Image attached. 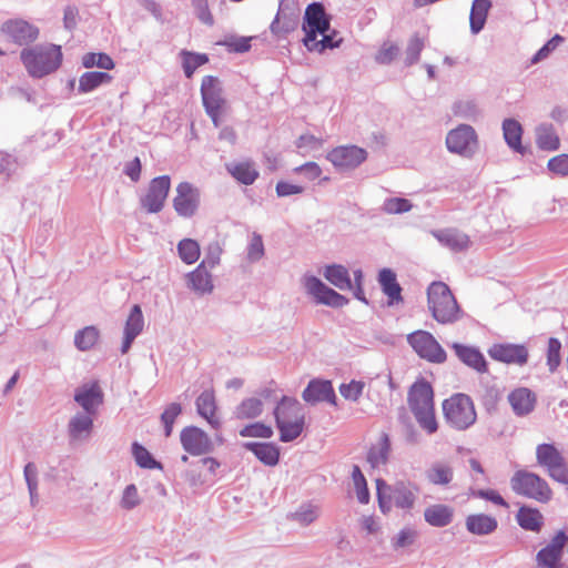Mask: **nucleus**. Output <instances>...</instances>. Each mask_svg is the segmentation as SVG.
Listing matches in <instances>:
<instances>
[{
  "label": "nucleus",
  "mask_w": 568,
  "mask_h": 568,
  "mask_svg": "<svg viewBox=\"0 0 568 568\" xmlns=\"http://www.w3.org/2000/svg\"><path fill=\"white\" fill-rule=\"evenodd\" d=\"M407 404L418 426L428 435L438 430L435 414L434 390L425 379L416 381L407 394Z\"/></svg>",
  "instance_id": "f257e3e1"
},
{
  "label": "nucleus",
  "mask_w": 568,
  "mask_h": 568,
  "mask_svg": "<svg viewBox=\"0 0 568 568\" xmlns=\"http://www.w3.org/2000/svg\"><path fill=\"white\" fill-rule=\"evenodd\" d=\"M20 60L31 78L41 79L57 71L62 62L61 47L42 43L24 48Z\"/></svg>",
  "instance_id": "f03ea898"
},
{
  "label": "nucleus",
  "mask_w": 568,
  "mask_h": 568,
  "mask_svg": "<svg viewBox=\"0 0 568 568\" xmlns=\"http://www.w3.org/2000/svg\"><path fill=\"white\" fill-rule=\"evenodd\" d=\"M273 415L281 442H293L303 433L305 412L296 398L282 396L274 407Z\"/></svg>",
  "instance_id": "7ed1b4c3"
},
{
  "label": "nucleus",
  "mask_w": 568,
  "mask_h": 568,
  "mask_svg": "<svg viewBox=\"0 0 568 568\" xmlns=\"http://www.w3.org/2000/svg\"><path fill=\"white\" fill-rule=\"evenodd\" d=\"M427 304L433 317L440 324L454 323L462 316L455 296L444 282H433L428 286Z\"/></svg>",
  "instance_id": "20e7f679"
},
{
  "label": "nucleus",
  "mask_w": 568,
  "mask_h": 568,
  "mask_svg": "<svg viewBox=\"0 0 568 568\" xmlns=\"http://www.w3.org/2000/svg\"><path fill=\"white\" fill-rule=\"evenodd\" d=\"M376 488L378 505L384 514L390 511L393 505L409 510L417 499L418 487L412 483L397 481L389 486L383 479H377Z\"/></svg>",
  "instance_id": "39448f33"
},
{
  "label": "nucleus",
  "mask_w": 568,
  "mask_h": 568,
  "mask_svg": "<svg viewBox=\"0 0 568 568\" xmlns=\"http://www.w3.org/2000/svg\"><path fill=\"white\" fill-rule=\"evenodd\" d=\"M446 422L457 430H465L475 424L477 414L468 395L455 394L443 403Z\"/></svg>",
  "instance_id": "423d86ee"
},
{
  "label": "nucleus",
  "mask_w": 568,
  "mask_h": 568,
  "mask_svg": "<svg viewBox=\"0 0 568 568\" xmlns=\"http://www.w3.org/2000/svg\"><path fill=\"white\" fill-rule=\"evenodd\" d=\"M510 486L517 495L539 503H547L551 499L552 491L548 483L531 471L517 470L510 479Z\"/></svg>",
  "instance_id": "0eeeda50"
},
{
  "label": "nucleus",
  "mask_w": 568,
  "mask_h": 568,
  "mask_svg": "<svg viewBox=\"0 0 568 568\" xmlns=\"http://www.w3.org/2000/svg\"><path fill=\"white\" fill-rule=\"evenodd\" d=\"M448 152L471 159L479 150V139L475 129L466 123L449 130L445 140Z\"/></svg>",
  "instance_id": "6e6552de"
},
{
  "label": "nucleus",
  "mask_w": 568,
  "mask_h": 568,
  "mask_svg": "<svg viewBox=\"0 0 568 568\" xmlns=\"http://www.w3.org/2000/svg\"><path fill=\"white\" fill-rule=\"evenodd\" d=\"M536 459L548 476L564 485L568 484V463L552 444H540L536 448Z\"/></svg>",
  "instance_id": "1a4fd4ad"
},
{
  "label": "nucleus",
  "mask_w": 568,
  "mask_h": 568,
  "mask_svg": "<svg viewBox=\"0 0 568 568\" xmlns=\"http://www.w3.org/2000/svg\"><path fill=\"white\" fill-rule=\"evenodd\" d=\"M302 283L306 293L313 296L318 304L335 308H341L348 304L347 297L328 287L314 275L305 274Z\"/></svg>",
  "instance_id": "9d476101"
},
{
  "label": "nucleus",
  "mask_w": 568,
  "mask_h": 568,
  "mask_svg": "<svg viewBox=\"0 0 568 568\" xmlns=\"http://www.w3.org/2000/svg\"><path fill=\"white\" fill-rule=\"evenodd\" d=\"M171 189L169 175H161L151 180L145 193L140 197V205L148 213H159L164 207Z\"/></svg>",
  "instance_id": "9b49d317"
},
{
  "label": "nucleus",
  "mask_w": 568,
  "mask_h": 568,
  "mask_svg": "<svg viewBox=\"0 0 568 568\" xmlns=\"http://www.w3.org/2000/svg\"><path fill=\"white\" fill-rule=\"evenodd\" d=\"M407 341L422 358L432 363L445 362L446 353L430 333L417 331L409 334Z\"/></svg>",
  "instance_id": "f8f14e48"
},
{
  "label": "nucleus",
  "mask_w": 568,
  "mask_h": 568,
  "mask_svg": "<svg viewBox=\"0 0 568 568\" xmlns=\"http://www.w3.org/2000/svg\"><path fill=\"white\" fill-rule=\"evenodd\" d=\"M1 36L9 42L27 45L38 39L39 29L23 19H10L2 23Z\"/></svg>",
  "instance_id": "ddd939ff"
},
{
  "label": "nucleus",
  "mask_w": 568,
  "mask_h": 568,
  "mask_svg": "<svg viewBox=\"0 0 568 568\" xmlns=\"http://www.w3.org/2000/svg\"><path fill=\"white\" fill-rule=\"evenodd\" d=\"M180 440L183 449L192 456L206 455L214 449V444L210 436L195 426L184 427L181 430Z\"/></svg>",
  "instance_id": "4468645a"
},
{
  "label": "nucleus",
  "mask_w": 568,
  "mask_h": 568,
  "mask_svg": "<svg viewBox=\"0 0 568 568\" xmlns=\"http://www.w3.org/2000/svg\"><path fill=\"white\" fill-rule=\"evenodd\" d=\"M326 159L339 170H354L367 159V151L357 145H341L327 153Z\"/></svg>",
  "instance_id": "2eb2a0df"
},
{
  "label": "nucleus",
  "mask_w": 568,
  "mask_h": 568,
  "mask_svg": "<svg viewBox=\"0 0 568 568\" xmlns=\"http://www.w3.org/2000/svg\"><path fill=\"white\" fill-rule=\"evenodd\" d=\"M200 205V192L189 182H181L176 186V195L173 199V207L178 215L192 217Z\"/></svg>",
  "instance_id": "dca6fc26"
},
{
  "label": "nucleus",
  "mask_w": 568,
  "mask_h": 568,
  "mask_svg": "<svg viewBox=\"0 0 568 568\" xmlns=\"http://www.w3.org/2000/svg\"><path fill=\"white\" fill-rule=\"evenodd\" d=\"M567 540L566 534L562 530L558 531L551 541L537 552L536 560L538 567L562 568L560 560Z\"/></svg>",
  "instance_id": "f3484780"
},
{
  "label": "nucleus",
  "mask_w": 568,
  "mask_h": 568,
  "mask_svg": "<svg viewBox=\"0 0 568 568\" xmlns=\"http://www.w3.org/2000/svg\"><path fill=\"white\" fill-rule=\"evenodd\" d=\"M74 402L83 409L82 413L97 416L103 403V392L97 382L85 383L75 388Z\"/></svg>",
  "instance_id": "a211bd4d"
},
{
  "label": "nucleus",
  "mask_w": 568,
  "mask_h": 568,
  "mask_svg": "<svg viewBox=\"0 0 568 568\" xmlns=\"http://www.w3.org/2000/svg\"><path fill=\"white\" fill-rule=\"evenodd\" d=\"M488 355L498 362L523 366L528 361V349L525 345L499 343L488 349Z\"/></svg>",
  "instance_id": "6ab92c4d"
},
{
  "label": "nucleus",
  "mask_w": 568,
  "mask_h": 568,
  "mask_svg": "<svg viewBox=\"0 0 568 568\" xmlns=\"http://www.w3.org/2000/svg\"><path fill=\"white\" fill-rule=\"evenodd\" d=\"M302 398L311 405L327 402L336 405V394L329 381L312 379L302 393Z\"/></svg>",
  "instance_id": "aec40b11"
},
{
  "label": "nucleus",
  "mask_w": 568,
  "mask_h": 568,
  "mask_svg": "<svg viewBox=\"0 0 568 568\" xmlns=\"http://www.w3.org/2000/svg\"><path fill=\"white\" fill-rule=\"evenodd\" d=\"M201 95L205 112L223 109L225 104L221 82L213 75H206L203 78L201 83Z\"/></svg>",
  "instance_id": "412c9836"
},
{
  "label": "nucleus",
  "mask_w": 568,
  "mask_h": 568,
  "mask_svg": "<svg viewBox=\"0 0 568 568\" xmlns=\"http://www.w3.org/2000/svg\"><path fill=\"white\" fill-rule=\"evenodd\" d=\"M298 24V10L285 1L280 2L277 14L271 23V31L275 36H284L296 29Z\"/></svg>",
  "instance_id": "4be33fe9"
},
{
  "label": "nucleus",
  "mask_w": 568,
  "mask_h": 568,
  "mask_svg": "<svg viewBox=\"0 0 568 568\" xmlns=\"http://www.w3.org/2000/svg\"><path fill=\"white\" fill-rule=\"evenodd\" d=\"M508 403L516 416L524 417L535 409L537 396L529 388L519 387L509 393Z\"/></svg>",
  "instance_id": "5701e85b"
},
{
  "label": "nucleus",
  "mask_w": 568,
  "mask_h": 568,
  "mask_svg": "<svg viewBox=\"0 0 568 568\" xmlns=\"http://www.w3.org/2000/svg\"><path fill=\"white\" fill-rule=\"evenodd\" d=\"M95 415L78 412L71 417L68 424V435L72 443L87 440L93 429Z\"/></svg>",
  "instance_id": "b1692460"
},
{
  "label": "nucleus",
  "mask_w": 568,
  "mask_h": 568,
  "mask_svg": "<svg viewBox=\"0 0 568 568\" xmlns=\"http://www.w3.org/2000/svg\"><path fill=\"white\" fill-rule=\"evenodd\" d=\"M432 235L445 247L453 252H462L469 247L470 239L456 229L434 230Z\"/></svg>",
  "instance_id": "393cba45"
},
{
  "label": "nucleus",
  "mask_w": 568,
  "mask_h": 568,
  "mask_svg": "<svg viewBox=\"0 0 568 568\" xmlns=\"http://www.w3.org/2000/svg\"><path fill=\"white\" fill-rule=\"evenodd\" d=\"M144 326V318L142 314V310L140 305L135 304L131 308V312L128 316L125 327H124V337L121 346V353L126 354L138 335L142 332Z\"/></svg>",
  "instance_id": "a878e982"
},
{
  "label": "nucleus",
  "mask_w": 568,
  "mask_h": 568,
  "mask_svg": "<svg viewBox=\"0 0 568 568\" xmlns=\"http://www.w3.org/2000/svg\"><path fill=\"white\" fill-rule=\"evenodd\" d=\"M186 285L197 295L211 294L214 290L212 274L203 265H197L194 271L187 273Z\"/></svg>",
  "instance_id": "bb28decb"
},
{
  "label": "nucleus",
  "mask_w": 568,
  "mask_h": 568,
  "mask_svg": "<svg viewBox=\"0 0 568 568\" xmlns=\"http://www.w3.org/2000/svg\"><path fill=\"white\" fill-rule=\"evenodd\" d=\"M378 284L382 292L387 296L389 306L403 303L402 287L397 282L396 274L390 268H382L378 273Z\"/></svg>",
  "instance_id": "cd10ccee"
},
{
  "label": "nucleus",
  "mask_w": 568,
  "mask_h": 568,
  "mask_svg": "<svg viewBox=\"0 0 568 568\" xmlns=\"http://www.w3.org/2000/svg\"><path fill=\"white\" fill-rule=\"evenodd\" d=\"M243 447L252 452L255 457L266 466H275L280 460V449L273 443L247 442Z\"/></svg>",
  "instance_id": "c85d7f7f"
},
{
  "label": "nucleus",
  "mask_w": 568,
  "mask_h": 568,
  "mask_svg": "<svg viewBox=\"0 0 568 568\" xmlns=\"http://www.w3.org/2000/svg\"><path fill=\"white\" fill-rule=\"evenodd\" d=\"M424 518L433 527H446L452 524L454 508L445 504H435L424 510Z\"/></svg>",
  "instance_id": "c756f323"
},
{
  "label": "nucleus",
  "mask_w": 568,
  "mask_h": 568,
  "mask_svg": "<svg viewBox=\"0 0 568 568\" xmlns=\"http://www.w3.org/2000/svg\"><path fill=\"white\" fill-rule=\"evenodd\" d=\"M465 526L470 534L485 536L494 532L498 527V523L495 517L486 514H474L467 516Z\"/></svg>",
  "instance_id": "7c9ffc66"
},
{
  "label": "nucleus",
  "mask_w": 568,
  "mask_h": 568,
  "mask_svg": "<svg viewBox=\"0 0 568 568\" xmlns=\"http://www.w3.org/2000/svg\"><path fill=\"white\" fill-rule=\"evenodd\" d=\"M453 348L455 349L457 357L467 366L479 373L487 371L486 359L479 349L457 343L453 345Z\"/></svg>",
  "instance_id": "2f4dec72"
},
{
  "label": "nucleus",
  "mask_w": 568,
  "mask_h": 568,
  "mask_svg": "<svg viewBox=\"0 0 568 568\" xmlns=\"http://www.w3.org/2000/svg\"><path fill=\"white\" fill-rule=\"evenodd\" d=\"M195 404L199 415L205 418L213 428L217 429L221 422L215 417L216 404L213 392L204 390L201 393Z\"/></svg>",
  "instance_id": "473e14b6"
},
{
  "label": "nucleus",
  "mask_w": 568,
  "mask_h": 568,
  "mask_svg": "<svg viewBox=\"0 0 568 568\" xmlns=\"http://www.w3.org/2000/svg\"><path fill=\"white\" fill-rule=\"evenodd\" d=\"M390 454V439L386 433H383L379 440L371 447L367 454V462L373 468L384 466L388 463Z\"/></svg>",
  "instance_id": "72a5a7b5"
},
{
  "label": "nucleus",
  "mask_w": 568,
  "mask_h": 568,
  "mask_svg": "<svg viewBox=\"0 0 568 568\" xmlns=\"http://www.w3.org/2000/svg\"><path fill=\"white\" fill-rule=\"evenodd\" d=\"M324 277L341 291L352 290L353 282L348 270L341 264L327 265L323 273Z\"/></svg>",
  "instance_id": "f704fd0d"
},
{
  "label": "nucleus",
  "mask_w": 568,
  "mask_h": 568,
  "mask_svg": "<svg viewBox=\"0 0 568 568\" xmlns=\"http://www.w3.org/2000/svg\"><path fill=\"white\" fill-rule=\"evenodd\" d=\"M503 133L507 145L515 152L524 154L525 149L521 145V124L515 119H506L503 122Z\"/></svg>",
  "instance_id": "c9c22d12"
},
{
  "label": "nucleus",
  "mask_w": 568,
  "mask_h": 568,
  "mask_svg": "<svg viewBox=\"0 0 568 568\" xmlns=\"http://www.w3.org/2000/svg\"><path fill=\"white\" fill-rule=\"evenodd\" d=\"M490 8V0L473 1L469 16V26L473 34H477L484 29Z\"/></svg>",
  "instance_id": "e433bc0d"
},
{
  "label": "nucleus",
  "mask_w": 568,
  "mask_h": 568,
  "mask_svg": "<svg viewBox=\"0 0 568 568\" xmlns=\"http://www.w3.org/2000/svg\"><path fill=\"white\" fill-rule=\"evenodd\" d=\"M226 171L240 183L251 185L258 178V172L250 162H232L225 165Z\"/></svg>",
  "instance_id": "4c0bfd02"
},
{
  "label": "nucleus",
  "mask_w": 568,
  "mask_h": 568,
  "mask_svg": "<svg viewBox=\"0 0 568 568\" xmlns=\"http://www.w3.org/2000/svg\"><path fill=\"white\" fill-rule=\"evenodd\" d=\"M426 478L433 485L446 486L454 478L453 467L446 462H435L427 469Z\"/></svg>",
  "instance_id": "58836bf2"
},
{
  "label": "nucleus",
  "mask_w": 568,
  "mask_h": 568,
  "mask_svg": "<svg viewBox=\"0 0 568 568\" xmlns=\"http://www.w3.org/2000/svg\"><path fill=\"white\" fill-rule=\"evenodd\" d=\"M517 521L521 528L538 532L544 525V517L537 509L521 507L517 514Z\"/></svg>",
  "instance_id": "ea45409f"
},
{
  "label": "nucleus",
  "mask_w": 568,
  "mask_h": 568,
  "mask_svg": "<svg viewBox=\"0 0 568 568\" xmlns=\"http://www.w3.org/2000/svg\"><path fill=\"white\" fill-rule=\"evenodd\" d=\"M112 77L106 72L89 71L84 72L79 79V92L88 93L100 87L101 84L109 83Z\"/></svg>",
  "instance_id": "a19ab883"
},
{
  "label": "nucleus",
  "mask_w": 568,
  "mask_h": 568,
  "mask_svg": "<svg viewBox=\"0 0 568 568\" xmlns=\"http://www.w3.org/2000/svg\"><path fill=\"white\" fill-rule=\"evenodd\" d=\"M263 412V403L261 398L250 397L242 400L234 410L237 419H251L258 417Z\"/></svg>",
  "instance_id": "79ce46f5"
},
{
  "label": "nucleus",
  "mask_w": 568,
  "mask_h": 568,
  "mask_svg": "<svg viewBox=\"0 0 568 568\" xmlns=\"http://www.w3.org/2000/svg\"><path fill=\"white\" fill-rule=\"evenodd\" d=\"M453 112L456 116L470 122H477L483 116L480 108L473 100L457 101L453 106Z\"/></svg>",
  "instance_id": "37998d69"
},
{
  "label": "nucleus",
  "mask_w": 568,
  "mask_h": 568,
  "mask_svg": "<svg viewBox=\"0 0 568 568\" xmlns=\"http://www.w3.org/2000/svg\"><path fill=\"white\" fill-rule=\"evenodd\" d=\"M536 143L539 149L555 151L559 148V139L551 125L542 124L537 128Z\"/></svg>",
  "instance_id": "c03bdc74"
},
{
  "label": "nucleus",
  "mask_w": 568,
  "mask_h": 568,
  "mask_svg": "<svg viewBox=\"0 0 568 568\" xmlns=\"http://www.w3.org/2000/svg\"><path fill=\"white\" fill-rule=\"evenodd\" d=\"M178 253L185 264H193L199 260L201 250L195 240L183 239L178 244Z\"/></svg>",
  "instance_id": "a18cd8bd"
},
{
  "label": "nucleus",
  "mask_w": 568,
  "mask_h": 568,
  "mask_svg": "<svg viewBox=\"0 0 568 568\" xmlns=\"http://www.w3.org/2000/svg\"><path fill=\"white\" fill-rule=\"evenodd\" d=\"M425 47V38L418 33H414L406 45L404 62L407 67H410L418 62L420 52Z\"/></svg>",
  "instance_id": "49530a36"
},
{
  "label": "nucleus",
  "mask_w": 568,
  "mask_h": 568,
  "mask_svg": "<svg viewBox=\"0 0 568 568\" xmlns=\"http://www.w3.org/2000/svg\"><path fill=\"white\" fill-rule=\"evenodd\" d=\"M99 338V331L94 326H87L75 333L74 345L80 351L91 349Z\"/></svg>",
  "instance_id": "de8ad7c7"
},
{
  "label": "nucleus",
  "mask_w": 568,
  "mask_h": 568,
  "mask_svg": "<svg viewBox=\"0 0 568 568\" xmlns=\"http://www.w3.org/2000/svg\"><path fill=\"white\" fill-rule=\"evenodd\" d=\"M24 479L30 495L31 506H36L39 501L38 495V468L33 463H28L23 469Z\"/></svg>",
  "instance_id": "09e8293b"
},
{
  "label": "nucleus",
  "mask_w": 568,
  "mask_h": 568,
  "mask_svg": "<svg viewBox=\"0 0 568 568\" xmlns=\"http://www.w3.org/2000/svg\"><path fill=\"white\" fill-rule=\"evenodd\" d=\"M320 516V508L312 504H303L291 515V518L302 526H308Z\"/></svg>",
  "instance_id": "8fccbe9b"
},
{
  "label": "nucleus",
  "mask_w": 568,
  "mask_h": 568,
  "mask_svg": "<svg viewBox=\"0 0 568 568\" xmlns=\"http://www.w3.org/2000/svg\"><path fill=\"white\" fill-rule=\"evenodd\" d=\"M132 454L140 467L148 469L161 468V464L156 462L149 450L139 443L132 444Z\"/></svg>",
  "instance_id": "3c124183"
},
{
  "label": "nucleus",
  "mask_w": 568,
  "mask_h": 568,
  "mask_svg": "<svg viewBox=\"0 0 568 568\" xmlns=\"http://www.w3.org/2000/svg\"><path fill=\"white\" fill-rule=\"evenodd\" d=\"M413 209V203L405 197H387L382 205L386 214H403Z\"/></svg>",
  "instance_id": "603ef678"
},
{
  "label": "nucleus",
  "mask_w": 568,
  "mask_h": 568,
  "mask_svg": "<svg viewBox=\"0 0 568 568\" xmlns=\"http://www.w3.org/2000/svg\"><path fill=\"white\" fill-rule=\"evenodd\" d=\"M183 55V71L186 78H191L194 71L209 61L206 54L192 53L187 51L182 52Z\"/></svg>",
  "instance_id": "864d4df0"
},
{
  "label": "nucleus",
  "mask_w": 568,
  "mask_h": 568,
  "mask_svg": "<svg viewBox=\"0 0 568 568\" xmlns=\"http://www.w3.org/2000/svg\"><path fill=\"white\" fill-rule=\"evenodd\" d=\"M82 64L84 68H100L104 70H111L114 68L113 60L105 53H87L82 58Z\"/></svg>",
  "instance_id": "5fc2aeb1"
},
{
  "label": "nucleus",
  "mask_w": 568,
  "mask_h": 568,
  "mask_svg": "<svg viewBox=\"0 0 568 568\" xmlns=\"http://www.w3.org/2000/svg\"><path fill=\"white\" fill-rule=\"evenodd\" d=\"M223 253V248L217 241L211 242L205 248V256L203 261L199 265H203L204 267L212 270L216 267L221 262V255Z\"/></svg>",
  "instance_id": "6e6d98bb"
},
{
  "label": "nucleus",
  "mask_w": 568,
  "mask_h": 568,
  "mask_svg": "<svg viewBox=\"0 0 568 568\" xmlns=\"http://www.w3.org/2000/svg\"><path fill=\"white\" fill-rule=\"evenodd\" d=\"M352 477L356 489V496L361 504H367L369 500V493L366 479L358 466L353 467Z\"/></svg>",
  "instance_id": "4d7b16f0"
},
{
  "label": "nucleus",
  "mask_w": 568,
  "mask_h": 568,
  "mask_svg": "<svg viewBox=\"0 0 568 568\" xmlns=\"http://www.w3.org/2000/svg\"><path fill=\"white\" fill-rule=\"evenodd\" d=\"M326 17L324 6L320 2H313L305 10L303 24L314 28L315 24H318Z\"/></svg>",
  "instance_id": "13d9d810"
},
{
  "label": "nucleus",
  "mask_w": 568,
  "mask_h": 568,
  "mask_svg": "<svg viewBox=\"0 0 568 568\" xmlns=\"http://www.w3.org/2000/svg\"><path fill=\"white\" fill-rule=\"evenodd\" d=\"M398 53H399V48L397 44H395L390 41H385L382 44L381 49L375 54V61L378 64H390L395 60V58L398 55Z\"/></svg>",
  "instance_id": "bf43d9fd"
},
{
  "label": "nucleus",
  "mask_w": 568,
  "mask_h": 568,
  "mask_svg": "<svg viewBox=\"0 0 568 568\" xmlns=\"http://www.w3.org/2000/svg\"><path fill=\"white\" fill-rule=\"evenodd\" d=\"M141 504L138 488L134 484L128 485L122 494L120 506L124 510H132Z\"/></svg>",
  "instance_id": "052dcab7"
},
{
  "label": "nucleus",
  "mask_w": 568,
  "mask_h": 568,
  "mask_svg": "<svg viewBox=\"0 0 568 568\" xmlns=\"http://www.w3.org/2000/svg\"><path fill=\"white\" fill-rule=\"evenodd\" d=\"M265 250L262 236L254 232L246 248L247 260L252 263L260 261L264 256Z\"/></svg>",
  "instance_id": "680f3d73"
},
{
  "label": "nucleus",
  "mask_w": 568,
  "mask_h": 568,
  "mask_svg": "<svg viewBox=\"0 0 568 568\" xmlns=\"http://www.w3.org/2000/svg\"><path fill=\"white\" fill-rule=\"evenodd\" d=\"M240 435L242 437L271 438L273 436V429L265 424L254 423L243 427L240 430Z\"/></svg>",
  "instance_id": "e2e57ef3"
},
{
  "label": "nucleus",
  "mask_w": 568,
  "mask_h": 568,
  "mask_svg": "<svg viewBox=\"0 0 568 568\" xmlns=\"http://www.w3.org/2000/svg\"><path fill=\"white\" fill-rule=\"evenodd\" d=\"M560 349H561V343L559 339L555 337H550L548 341V349H547V365L549 367V371L554 373L557 367L560 365Z\"/></svg>",
  "instance_id": "0e129e2a"
},
{
  "label": "nucleus",
  "mask_w": 568,
  "mask_h": 568,
  "mask_svg": "<svg viewBox=\"0 0 568 568\" xmlns=\"http://www.w3.org/2000/svg\"><path fill=\"white\" fill-rule=\"evenodd\" d=\"M364 387V382L353 379L348 384H342L339 386V393L345 399L357 402L363 394Z\"/></svg>",
  "instance_id": "69168bd1"
},
{
  "label": "nucleus",
  "mask_w": 568,
  "mask_h": 568,
  "mask_svg": "<svg viewBox=\"0 0 568 568\" xmlns=\"http://www.w3.org/2000/svg\"><path fill=\"white\" fill-rule=\"evenodd\" d=\"M565 41L564 37L556 34L550 40H548L532 57L531 63H538L546 58L549 57V54L556 50L562 42Z\"/></svg>",
  "instance_id": "338daca9"
},
{
  "label": "nucleus",
  "mask_w": 568,
  "mask_h": 568,
  "mask_svg": "<svg viewBox=\"0 0 568 568\" xmlns=\"http://www.w3.org/2000/svg\"><path fill=\"white\" fill-rule=\"evenodd\" d=\"M550 172L558 175H568V154L557 155L548 161Z\"/></svg>",
  "instance_id": "774afa93"
}]
</instances>
